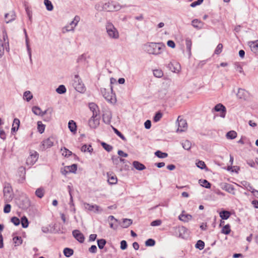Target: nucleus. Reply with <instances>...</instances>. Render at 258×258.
Instances as JSON below:
<instances>
[{
  "label": "nucleus",
  "mask_w": 258,
  "mask_h": 258,
  "mask_svg": "<svg viewBox=\"0 0 258 258\" xmlns=\"http://www.w3.org/2000/svg\"><path fill=\"white\" fill-rule=\"evenodd\" d=\"M143 49L146 53L149 54L159 55L165 51L166 46L163 43L149 42L144 44Z\"/></svg>",
  "instance_id": "nucleus-1"
},
{
  "label": "nucleus",
  "mask_w": 258,
  "mask_h": 258,
  "mask_svg": "<svg viewBox=\"0 0 258 258\" xmlns=\"http://www.w3.org/2000/svg\"><path fill=\"white\" fill-rule=\"evenodd\" d=\"M32 111L33 113L36 115L43 116L45 114H47V116L44 118V120L45 121H49L52 118V114L53 112V109L51 107H49L45 111H43L39 107L35 106L32 107Z\"/></svg>",
  "instance_id": "nucleus-2"
},
{
  "label": "nucleus",
  "mask_w": 258,
  "mask_h": 258,
  "mask_svg": "<svg viewBox=\"0 0 258 258\" xmlns=\"http://www.w3.org/2000/svg\"><path fill=\"white\" fill-rule=\"evenodd\" d=\"M4 200L5 203L11 202L14 197L13 188L9 183H5L3 188Z\"/></svg>",
  "instance_id": "nucleus-3"
},
{
  "label": "nucleus",
  "mask_w": 258,
  "mask_h": 258,
  "mask_svg": "<svg viewBox=\"0 0 258 258\" xmlns=\"http://www.w3.org/2000/svg\"><path fill=\"white\" fill-rule=\"evenodd\" d=\"M105 28L107 35L110 38L117 39L119 38V34L118 30L111 22H107Z\"/></svg>",
  "instance_id": "nucleus-4"
},
{
  "label": "nucleus",
  "mask_w": 258,
  "mask_h": 258,
  "mask_svg": "<svg viewBox=\"0 0 258 258\" xmlns=\"http://www.w3.org/2000/svg\"><path fill=\"white\" fill-rule=\"evenodd\" d=\"M101 93L107 101L110 103H115L116 102L115 95L113 93L112 87L110 90L105 88L101 89Z\"/></svg>",
  "instance_id": "nucleus-5"
},
{
  "label": "nucleus",
  "mask_w": 258,
  "mask_h": 258,
  "mask_svg": "<svg viewBox=\"0 0 258 258\" xmlns=\"http://www.w3.org/2000/svg\"><path fill=\"white\" fill-rule=\"evenodd\" d=\"M122 7L118 3L114 2H108L104 3V11L113 12L117 11Z\"/></svg>",
  "instance_id": "nucleus-6"
},
{
  "label": "nucleus",
  "mask_w": 258,
  "mask_h": 258,
  "mask_svg": "<svg viewBox=\"0 0 258 258\" xmlns=\"http://www.w3.org/2000/svg\"><path fill=\"white\" fill-rule=\"evenodd\" d=\"M84 208L89 211L93 212L95 213L99 214L103 211V209L97 205H91L87 203L83 204Z\"/></svg>",
  "instance_id": "nucleus-7"
},
{
  "label": "nucleus",
  "mask_w": 258,
  "mask_h": 258,
  "mask_svg": "<svg viewBox=\"0 0 258 258\" xmlns=\"http://www.w3.org/2000/svg\"><path fill=\"white\" fill-rule=\"evenodd\" d=\"M74 85L76 90L80 93H83L85 91L84 85L78 76H75Z\"/></svg>",
  "instance_id": "nucleus-8"
},
{
  "label": "nucleus",
  "mask_w": 258,
  "mask_h": 258,
  "mask_svg": "<svg viewBox=\"0 0 258 258\" xmlns=\"http://www.w3.org/2000/svg\"><path fill=\"white\" fill-rule=\"evenodd\" d=\"M38 154L37 152L32 151L30 152V155L26 160V164L32 165L36 163L38 158Z\"/></svg>",
  "instance_id": "nucleus-9"
},
{
  "label": "nucleus",
  "mask_w": 258,
  "mask_h": 258,
  "mask_svg": "<svg viewBox=\"0 0 258 258\" xmlns=\"http://www.w3.org/2000/svg\"><path fill=\"white\" fill-rule=\"evenodd\" d=\"M54 138L52 137L42 141L41 144V148L45 150L53 146L54 143Z\"/></svg>",
  "instance_id": "nucleus-10"
},
{
  "label": "nucleus",
  "mask_w": 258,
  "mask_h": 258,
  "mask_svg": "<svg viewBox=\"0 0 258 258\" xmlns=\"http://www.w3.org/2000/svg\"><path fill=\"white\" fill-rule=\"evenodd\" d=\"M179 116L177 118L178 122V128L177 129V132H182L186 130L187 127V124L185 119L182 118H179Z\"/></svg>",
  "instance_id": "nucleus-11"
},
{
  "label": "nucleus",
  "mask_w": 258,
  "mask_h": 258,
  "mask_svg": "<svg viewBox=\"0 0 258 258\" xmlns=\"http://www.w3.org/2000/svg\"><path fill=\"white\" fill-rule=\"evenodd\" d=\"M214 109L215 111L220 112V116L222 118H224L226 115V107L221 103H219L217 104L214 108Z\"/></svg>",
  "instance_id": "nucleus-12"
},
{
  "label": "nucleus",
  "mask_w": 258,
  "mask_h": 258,
  "mask_svg": "<svg viewBox=\"0 0 258 258\" xmlns=\"http://www.w3.org/2000/svg\"><path fill=\"white\" fill-rule=\"evenodd\" d=\"M5 49H6L7 51H9V42L7 41V42L4 43L3 41L0 38V58L3 56Z\"/></svg>",
  "instance_id": "nucleus-13"
},
{
  "label": "nucleus",
  "mask_w": 258,
  "mask_h": 258,
  "mask_svg": "<svg viewBox=\"0 0 258 258\" xmlns=\"http://www.w3.org/2000/svg\"><path fill=\"white\" fill-rule=\"evenodd\" d=\"M73 236L80 242L83 243L84 241L83 234L78 230H74L72 232Z\"/></svg>",
  "instance_id": "nucleus-14"
},
{
  "label": "nucleus",
  "mask_w": 258,
  "mask_h": 258,
  "mask_svg": "<svg viewBox=\"0 0 258 258\" xmlns=\"http://www.w3.org/2000/svg\"><path fill=\"white\" fill-rule=\"evenodd\" d=\"M248 45L253 53L258 54V40L249 41L248 42Z\"/></svg>",
  "instance_id": "nucleus-15"
},
{
  "label": "nucleus",
  "mask_w": 258,
  "mask_h": 258,
  "mask_svg": "<svg viewBox=\"0 0 258 258\" xmlns=\"http://www.w3.org/2000/svg\"><path fill=\"white\" fill-rule=\"evenodd\" d=\"M112 114L110 110H106L103 114V120L106 123L109 124L111 122Z\"/></svg>",
  "instance_id": "nucleus-16"
},
{
  "label": "nucleus",
  "mask_w": 258,
  "mask_h": 258,
  "mask_svg": "<svg viewBox=\"0 0 258 258\" xmlns=\"http://www.w3.org/2000/svg\"><path fill=\"white\" fill-rule=\"evenodd\" d=\"M169 68L174 73H178L180 70V66L179 63L176 61L171 62L169 64Z\"/></svg>",
  "instance_id": "nucleus-17"
},
{
  "label": "nucleus",
  "mask_w": 258,
  "mask_h": 258,
  "mask_svg": "<svg viewBox=\"0 0 258 258\" xmlns=\"http://www.w3.org/2000/svg\"><path fill=\"white\" fill-rule=\"evenodd\" d=\"M100 123V118H90L89 120V126L93 128L98 127Z\"/></svg>",
  "instance_id": "nucleus-18"
},
{
  "label": "nucleus",
  "mask_w": 258,
  "mask_h": 258,
  "mask_svg": "<svg viewBox=\"0 0 258 258\" xmlns=\"http://www.w3.org/2000/svg\"><path fill=\"white\" fill-rule=\"evenodd\" d=\"M15 18L16 15L14 12L13 11H11L9 13L6 14L5 16V21L7 23H9L14 20Z\"/></svg>",
  "instance_id": "nucleus-19"
},
{
  "label": "nucleus",
  "mask_w": 258,
  "mask_h": 258,
  "mask_svg": "<svg viewBox=\"0 0 258 258\" xmlns=\"http://www.w3.org/2000/svg\"><path fill=\"white\" fill-rule=\"evenodd\" d=\"M237 96L239 99L245 100L248 97V92L244 89H239Z\"/></svg>",
  "instance_id": "nucleus-20"
},
{
  "label": "nucleus",
  "mask_w": 258,
  "mask_h": 258,
  "mask_svg": "<svg viewBox=\"0 0 258 258\" xmlns=\"http://www.w3.org/2000/svg\"><path fill=\"white\" fill-rule=\"evenodd\" d=\"M192 218L191 215L189 214H184L183 211L182 213L178 216V219L184 222H187L190 220Z\"/></svg>",
  "instance_id": "nucleus-21"
},
{
  "label": "nucleus",
  "mask_w": 258,
  "mask_h": 258,
  "mask_svg": "<svg viewBox=\"0 0 258 258\" xmlns=\"http://www.w3.org/2000/svg\"><path fill=\"white\" fill-rule=\"evenodd\" d=\"M222 188L229 193L233 195L235 194L234 188L233 187V185L230 184L225 183L223 185Z\"/></svg>",
  "instance_id": "nucleus-22"
},
{
  "label": "nucleus",
  "mask_w": 258,
  "mask_h": 258,
  "mask_svg": "<svg viewBox=\"0 0 258 258\" xmlns=\"http://www.w3.org/2000/svg\"><path fill=\"white\" fill-rule=\"evenodd\" d=\"M68 189L69 195L70 196V201L69 203V205H70L71 208L72 207V210L75 213L76 210H75V208H74V204L73 202V196H72V187L70 185H68Z\"/></svg>",
  "instance_id": "nucleus-23"
},
{
  "label": "nucleus",
  "mask_w": 258,
  "mask_h": 258,
  "mask_svg": "<svg viewBox=\"0 0 258 258\" xmlns=\"http://www.w3.org/2000/svg\"><path fill=\"white\" fill-rule=\"evenodd\" d=\"M108 177V182L110 184H114L117 183V179L115 175H111V174L107 173Z\"/></svg>",
  "instance_id": "nucleus-24"
},
{
  "label": "nucleus",
  "mask_w": 258,
  "mask_h": 258,
  "mask_svg": "<svg viewBox=\"0 0 258 258\" xmlns=\"http://www.w3.org/2000/svg\"><path fill=\"white\" fill-rule=\"evenodd\" d=\"M68 127L70 131L72 133H76L77 131V125L74 120H70L68 123Z\"/></svg>",
  "instance_id": "nucleus-25"
},
{
  "label": "nucleus",
  "mask_w": 258,
  "mask_h": 258,
  "mask_svg": "<svg viewBox=\"0 0 258 258\" xmlns=\"http://www.w3.org/2000/svg\"><path fill=\"white\" fill-rule=\"evenodd\" d=\"M133 165L137 170H143L146 168L144 165L137 161L133 162Z\"/></svg>",
  "instance_id": "nucleus-26"
},
{
  "label": "nucleus",
  "mask_w": 258,
  "mask_h": 258,
  "mask_svg": "<svg viewBox=\"0 0 258 258\" xmlns=\"http://www.w3.org/2000/svg\"><path fill=\"white\" fill-rule=\"evenodd\" d=\"M132 223V220L130 219H123L121 226L123 228H126L128 227Z\"/></svg>",
  "instance_id": "nucleus-27"
},
{
  "label": "nucleus",
  "mask_w": 258,
  "mask_h": 258,
  "mask_svg": "<svg viewBox=\"0 0 258 258\" xmlns=\"http://www.w3.org/2000/svg\"><path fill=\"white\" fill-rule=\"evenodd\" d=\"M93 151V149L90 145H84L81 147V151L83 152H88L91 153Z\"/></svg>",
  "instance_id": "nucleus-28"
},
{
  "label": "nucleus",
  "mask_w": 258,
  "mask_h": 258,
  "mask_svg": "<svg viewBox=\"0 0 258 258\" xmlns=\"http://www.w3.org/2000/svg\"><path fill=\"white\" fill-rule=\"evenodd\" d=\"M20 125V120L18 118H15L13 121L12 132H16L17 131Z\"/></svg>",
  "instance_id": "nucleus-29"
},
{
  "label": "nucleus",
  "mask_w": 258,
  "mask_h": 258,
  "mask_svg": "<svg viewBox=\"0 0 258 258\" xmlns=\"http://www.w3.org/2000/svg\"><path fill=\"white\" fill-rule=\"evenodd\" d=\"M24 33L25 34L26 44L27 51L29 54V57H30V59H31V49H30V46L29 44L28 37V35L27 34L26 31L25 29L24 30Z\"/></svg>",
  "instance_id": "nucleus-30"
},
{
  "label": "nucleus",
  "mask_w": 258,
  "mask_h": 258,
  "mask_svg": "<svg viewBox=\"0 0 258 258\" xmlns=\"http://www.w3.org/2000/svg\"><path fill=\"white\" fill-rule=\"evenodd\" d=\"M44 4L46 9L48 11H52L53 10V6L52 3L49 0H44Z\"/></svg>",
  "instance_id": "nucleus-31"
},
{
  "label": "nucleus",
  "mask_w": 258,
  "mask_h": 258,
  "mask_svg": "<svg viewBox=\"0 0 258 258\" xmlns=\"http://www.w3.org/2000/svg\"><path fill=\"white\" fill-rule=\"evenodd\" d=\"M228 139H234L237 137V133L234 131H231L228 132L226 135Z\"/></svg>",
  "instance_id": "nucleus-32"
},
{
  "label": "nucleus",
  "mask_w": 258,
  "mask_h": 258,
  "mask_svg": "<svg viewBox=\"0 0 258 258\" xmlns=\"http://www.w3.org/2000/svg\"><path fill=\"white\" fill-rule=\"evenodd\" d=\"M37 124L38 131L40 134H42L43 133H44L45 128V125L43 124L41 121H38Z\"/></svg>",
  "instance_id": "nucleus-33"
},
{
  "label": "nucleus",
  "mask_w": 258,
  "mask_h": 258,
  "mask_svg": "<svg viewBox=\"0 0 258 258\" xmlns=\"http://www.w3.org/2000/svg\"><path fill=\"white\" fill-rule=\"evenodd\" d=\"M80 20V17L79 16L77 15L74 17L73 20L70 22V24L75 29V27L77 26Z\"/></svg>",
  "instance_id": "nucleus-34"
},
{
  "label": "nucleus",
  "mask_w": 258,
  "mask_h": 258,
  "mask_svg": "<svg viewBox=\"0 0 258 258\" xmlns=\"http://www.w3.org/2000/svg\"><path fill=\"white\" fill-rule=\"evenodd\" d=\"M95 9L98 12L104 11V3L100 2L96 4Z\"/></svg>",
  "instance_id": "nucleus-35"
},
{
  "label": "nucleus",
  "mask_w": 258,
  "mask_h": 258,
  "mask_svg": "<svg viewBox=\"0 0 258 258\" xmlns=\"http://www.w3.org/2000/svg\"><path fill=\"white\" fill-rule=\"evenodd\" d=\"M191 24L194 27L198 29H201L203 26V23L197 19L194 20Z\"/></svg>",
  "instance_id": "nucleus-36"
},
{
  "label": "nucleus",
  "mask_w": 258,
  "mask_h": 258,
  "mask_svg": "<svg viewBox=\"0 0 258 258\" xmlns=\"http://www.w3.org/2000/svg\"><path fill=\"white\" fill-rule=\"evenodd\" d=\"M230 216V213L227 211H223L220 213V217L224 220L229 218Z\"/></svg>",
  "instance_id": "nucleus-37"
},
{
  "label": "nucleus",
  "mask_w": 258,
  "mask_h": 258,
  "mask_svg": "<svg viewBox=\"0 0 258 258\" xmlns=\"http://www.w3.org/2000/svg\"><path fill=\"white\" fill-rule=\"evenodd\" d=\"M242 184L247 190L251 192V193L253 194L255 189L253 188V187L251 185V184L249 183L246 181H243L242 182Z\"/></svg>",
  "instance_id": "nucleus-38"
},
{
  "label": "nucleus",
  "mask_w": 258,
  "mask_h": 258,
  "mask_svg": "<svg viewBox=\"0 0 258 258\" xmlns=\"http://www.w3.org/2000/svg\"><path fill=\"white\" fill-rule=\"evenodd\" d=\"M21 223L22 224V226L23 228H26L28 227L29 222L28 219L26 216H23L21 218Z\"/></svg>",
  "instance_id": "nucleus-39"
},
{
  "label": "nucleus",
  "mask_w": 258,
  "mask_h": 258,
  "mask_svg": "<svg viewBox=\"0 0 258 258\" xmlns=\"http://www.w3.org/2000/svg\"><path fill=\"white\" fill-rule=\"evenodd\" d=\"M230 231V226L229 224H227L225 226H224L221 230V233L226 235L229 234Z\"/></svg>",
  "instance_id": "nucleus-40"
},
{
  "label": "nucleus",
  "mask_w": 258,
  "mask_h": 258,
  "mask_svg": "<svg viewBox=\"0 0 258 258\" xmlns=\"http://www.w3.org/2000/svg\"><path fill=\"white\" fill-rule=\"evenodd\" d=\"M199 183L202 186L207 188H209L211 187V184L206 179H200L199 180Z\"/></svg>",
  "instance_id": "nucleus-41"
},
{
  "label": "nucleus",
  "mask_w": 258,
  "mask_h": 258,
  "mask_svg": "<svg viewBox=\"0 0 258 258\" xmlns=\"http://www.w3.org/2000/svg\"><path fill=\"white\" fill-rule=\"evenodd\" d=\"M74 28L69 24L62 28V32L66 33L70 31H74Z\"/></svg>",
  "instance_id": "nucleus-42"
},
{
  "label": "nucleus",
  "mask_w": 258,
  "mask_h": 258,
  "mask_svg": "<svg viewBox=\"0 0 258 258\" xmlns=\"http://www.w3.org/2000/svg\"><path fill=\"white\" fill-rule=\"evenodd\" d=\"M74 251L72 249L65 248L63 250V253L67 257H70L73 254Z\"/></svg>",
  "instance_id": "nucleus-43"
},
{
  "label": "nucleus",
  "mask_w": 258,
  "mask_h": 258,
  "mask_svg": "<svg viewBox=\"0 0 258 258\" xmlns=\"http://www.w3.org/2000/svg\"><path fill=\"white\" fill-rule=\"evenodd\" d=\"M155 155L159 158H165L168 156L167 153L162 152L159 150L155 153Z\"/></svg>",
  "instance_id": "nucleus-44"
},
{
  "label": "nucleus",
  "mask_w": 258,
  "mask_h": 258,
  "mask_svg": "<svg viewBox=\"0 0 258 258\" xmlns=\"http://www.w3.org/2000/svg\"><path fill=\"white\" fill-rule=\"evenodd\" d=\"M23 97L27 101H29L32 98L33 96L29 91H27L24 92Z\"/></svg>",
  "instance_id": "nucleus-45"
},
{
  "label": "nucleus",
  "mask_w": 258,
  "mask_h": 258,
  "mask_svg": "<svg viewBox=\"0 0 258 258\" xmlns=\"http://www.w3.org/2000/svg\"><path fill=\"white\" fill-rule=\"evenodd\" d=\"M182 145L184 149L188 150L191 148V144L189 141L185 140L182 143Z\"/></svg>",
  "instance_id": "nucleus-46"
},
{
  "label": "nucleus",
  "mask_w": 258,
  "mask_h": 258,
  "mask_svg": "<svg viewBox=\"0 0 258 258\" xmlns=\"http://www.w3.org/2000/svg\"><path fill=\"white\" fill-rule=\"evenodd\" d=\"M186 47L187 51L190 53L192 42L190 39L186 38L185 40Z\"/></svg>",
  "instance_id": "nucleus-47"
},
{
  "label": "nucleus",
  "mask_w": 258,
  "mask_h": 258,
  "mask_svg": "<svg viewBox=\"0 0 258 258\" xmlns=\"http://www.w3.org/2000/svg\"><path fill=\"white\" fill-rule=\"evenodd\" d=\"M153 74L155 77L159 78H161L163 75V73L162 70L159 69L154 70Z\"/></svg>",
  "instance_id": "nucleus-48"
},
{
  "label": "nucleus",
  "mask_w": 258,
  "mask_h": 258,
  "mask_svg": "<svg viewBox=\"0 0 258 258\" xmlns=\"http://www.w3.org/2000/svg\"><path fill=\"white\" fill-rule=\"evenodd\" d=\"M65 168L68 170L69 172H75L77 169V166L76 164H74L71 166H68Z\"/></svg>",
  "instance_id": "nucleus-49"
},
{
  "label": "nucleus",
  "mask_w": 258,
  "mask_h": 258,
  "mask_svg": "<svg viewBox=\"0 0 258 258\" xmlns=\"http://www.w3.org/2000/svg\"><path fill=\"white\" fill-rule=\"evenodd\" d=\"M57 93L61 94L66 92V88L64 85H60L56 90Z\"/></svg>",
  "instance_id": "nucleus-50"
},
{
  "label": "nucleus",
  "mask_w": 258,
  "mask_h": 258,
  "mask_svg": "<svg viewBox=\"0 0 258 258\" xmlns=\"http://www.w3.org/2000/svg\"><path fill=\"white\" fill-rule=\"evenodd\" d=\"M106 243V241L104 239H98L97 240L98 246V247L100 249L103 248V247H104Z\"/></svg>",
  "instance_id": "nucleus-51"
},
{
  "label": "nucleus",
  "mask_w": 258,
  "mask_h": 258,
  "mask_svg": "<svg viewBox=\"0 0 258 258\" xmlns=\"http://www.w3.org/2000/svg\"><path fill=\"white\" fill-rule=\"evenodd\" d=\"M35 195L39 198H41L44 196V189L41 188H39L36 189Z\"/></svg>",
  "instance_id": "nucleus-52"
},
{
  "label": "nucleus",
  "mask_w": 258,
  "mask_h": 258,
  "mask_svg": "<svg viewBox=\"0 0 258 258\" xmlns=\"http://www.w3.org/2000/svg\"><path fill=\"white\" fill-rule=\"evenodd\" d=\"M204 246H205L204 242L202 240H198L196 244V247L200 250L204 249Z\"/></svg>",
  "instance_id": "nucleus-53"
},
{
  "label": "nucleus",
  "mask_w": 258,
  "mask_h": 258,
  "mask_svg": "<svg viewBox=\"0 0 258 258\" xmlns=\"http://www.w3.org/2000/svg\"><path fill=\"white\" fill-rule=\"evenodd\" d=\"M89 108H90V110L92 112V111H99L98 107L97 105L95 103H89Z\"/></svg>",
  "instance_id": "nucleus-54"
},
{
  "label": "nucleus",
  "mask_w": 258,
  "mask_h": 258,
  "mask_svg": "<svg viewBox=\"0 0 258 258\" xmlns=\"http://www.w3.org/2000/svg\"><path fill=\"white\" fill-rule=\"evenodd\" d=\"M155 244V241L151 238L148 239L145 242V245L147 246H153Z\"/></svg>",
  "instance_id": "nucleus-55"
},
{
  "label": "nucleus",
  "mask_w": 258,
  "mask_h": 258,
  "mask_svg": "<svg viewBox=\"0 0 258 258\" xmlns=\"http://www.w3.org/2000/svg\"><path fill=\"white\" fill-rule=\"evenodd\" d=\"M222 49H223V45L221 43L218 44L215 49V53L216 54H220L222 52Z\"/></svg>",
  "instance_id": "nucleus-56"
},
{
  "label": "nucleus",
  "mask_w": 258,
  "mask_h": 258,
  "mask_svg": "<svg viewBox=\"0 0 258 258\" xmlns=\"http://www.w3.org/2000/svg\"><path fill=\"white\" fill-rule=\"evenodd\" d=\"M113 130L114 133L118 136H119L122 140H123V141H126V139L125 138V137L119 131H118L116 128H115L114 127H113Z\"/></svg>",
  "instance_id": "nucleus-57"
},
{
  "label": "nucleus",
  "mask_w": 258,
  "mask_h": 258,
  "mask_svg": "<svg viewBox=\"0 0 258 258\" xmlns=\"http://www.w3.org/2000/svg\"><path fill=\"white\" fill-rule=\"evenodd\" d=\"M102 146L103 148L108 152H110L112 149V147L105 143H102Z\"/></svg>",
  "instance_id": "nucleus-58"
},
{
  "label": "nucleus",
  "mask_w": 258,
  "mask_h": 258,
  "mask_svg": "<svg viewBox=\"0 0 258 258\" xmlns=\"http://www.w3.org/2000/svg\"><path fill=\"white\" fill-rule=\"evenodd\" d=\"M61 150L62 151V155L65 157L70 156L72 154V152L66 148H64L63 149H61Z\"/></svg>",
  "instance_id": "nucleus-59"
},
{
  "label": "nucleus",
  "mask_w": 258,
  "mask_h": 258,
  "mask_svg": "<svg viewBox=\"0 0 258 258\" xmlns=\"http://www.w3.org/2000/svg\"><path fill=\"white\" fill-rule=\"evenodd\" d=\"M162 117V114L161 112H158L155 114V116L154 117V121L155 122H158L160 120Z\"/></svg>",
  "instance_id": "nucleus-60"
},
{
  "label": "nucleus",
  "mask_w": 258,
  "mask_h": 258,
  "mask_svg": "<svg viewBox=\"0 0 258 258\" xmlns=\"http://www.w3.org/2000/svg\"><path fill=\"white\" fill-rule=\"evenodd\" d=\"M196 165L198 167L203 169H205L206 167V164L204 161H199L197 163Z\"/></svg>",
  "instance_id": "nucleus-61"
},
{
  "label": "nucleus",
  "mask_w": 258,
  "mask_h": 258,
  "mask_svg": "<svg viewBox=\"0 0 258 258\" xmlns=\"http://www.w3.org/2000/svg\"><path fill=\"white\" fill-rule=\"evenodd\" d=\"M11 222L16 226L20 224V221L19 219L16 217H13L11 218Z\"/></svg>",
  "instance_id": "nucleus-62"
},
{
  "label": "nucleus",
  "mask_w": 258,
  "mask_h": 258,
  "mask_svg": "<svg viewBox=\"0 0 258 258\" xmlns=\"http://www.w3.org/2000/svg\"><path fill=\"white\" fill-rule=\"evenodd\" d=\"M86 60V55L85 54H82L78 57V58L77 59V61L78 62L83 63L85 62Z\"/></svg>",
  "instance_id": "nucleus-63"
},
{
  "label": "nucleus",
  "mask_w": 258,
  "mask_h": 258,
  "mask_svg": "<svg viewBox=\"0 0 258 258\" xmlns=\"http://www.w3.org/2000/svg\"><path fill=\"white\" fill-rule=\"evenodd\" d=\"M14 242L17 245H20L22 243V240L20 237L16 236L13 238Z\"/></svg>",
  "instance_id": "nucleus-64"
}]
</instances>
